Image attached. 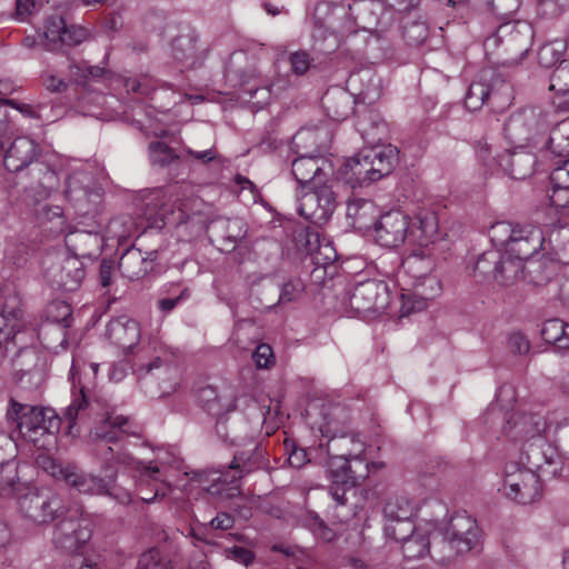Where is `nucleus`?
<instances>
[{"label": "nucleus", "instance_id": "37", "mask_svg": "<svg viewBox=\"0 0 569 569\" xmlns=\"http://www.w3.org/2000/svg\"><path fill=\"white\" fill-rule=\"evenodd\" d=\"M353 104L352 94L341 89L328 90L322 98L327 114L336 121H342L352 114Z\"/></svg>", "mask_w": 569, "mask_h": 569}, {"label": "nucleus", "instance_id": "40", "mask_svg": "<svg viewBox=\"0 0 569 569\" xmlns=\"http://www.w3.org/2000/svg\"><path fill=\"white\" fill-rule=\"evenodd\" d=\"M417 224L409 231L420 247H428L438 238V217L430 210L420 211L415 218Z\"/></svg>", "mask_w": 569, "mask_h": 569}, {"label": "nucleus", "instance_id": "59", "mask_svg": "<svg viewBox=\"0 0 569 569\" xmlns=\"http://www.w3.org/2000/svg\"><path fill=\"white\" fill-rule=\"evenodd\" d=\"M419 529L420 528L415 526L411 518L400 521H386L385 535L386 537L401 543L413 533H416Z\"/></svg>", "mask_w": 569, "mask_h": 569}, {"label": "nucleus", "instance_id": "28", "mask_svg": "<svg viewBox=\"0 0 569 569\" xmlns=\"http://www.w3.org/2000/svg\"><path fill=\"white\" fill-rule=\"evenodd\" d=\"M217 436L229 446H246L252 442L249 423L241 415H218L216 422Z\"/></svg>", "mask_w": 569, "mask_h": 569}, {"label": "nucleus", "instance_id": "21", "mask_svg": "<svg viewBox=\"0 0 569 569\" xmlns=\"http://www.w3.org/2000/svg\"><path fill=\"white\" fill-rule=\"evenodd\" d=\"M247 224L239 218H217L207 227L210 241L222 252H232L247 236Z\"/></svg>", "mask_w": 569, "mask_h": 569}, {"label": "nucleus", "instance_id": "26", "mask_svg": "<svg viewBox=\"0 0 569 569\" xmlns=\"http://www.w3.org/2000/svg\"><path fill=\"white\" fill-rule=\"evenodd\" d=\"M413 292L402 293V315L422 311L427 308L428 301L438 297L441 292L440 280L430 274L421 280L411 282Z\"/></svg>", "mask_w": 569, "mask_h": 569}, {"label": "nucleus", "instance_id": "5", "mask_svg": "<svg viewBox=\"0 0 569 569\" xmlns=\"http://www.w3.org/2000/svg\"><path fill=\"white\" fill-rule=\"evenodd\" d=\"M128 423V418L123 416H113L107 413L100 426L90 431L89 439L92 446V452L104 462L103 471H114L112 462L127 466H134L136 460L127 452H122L118 442L122 438Z\"/></svg>", "mask_w": 569, "mask_h": 569}, {"label": "nucleus", "instance_id": "62", "mask_svg": "<svg viewBox=\"0 0 569 569\" xmlns=\"http://www.w3.org/2000/svg\"><path fill=\"white\" fill-rule=\"evenodd\" d=\"M429 29L426 21H407L402 27V36L409 46H420L428 38Z\"/></svg>", "mask_w": 569, "mask_h": 569}, {"label": "nucleus", "instance_id": "23", "mask_svg": "<svg viewBox=\"0 0 569 569\" xmlns=\"http://www.w3.org/2000/svg\"><path fill=\"white\" fill-rule=\"evenodd\" d=\"M133 468L138 472L137 490L143 502H154L157 499L166 497L171 491V487L167 481L163 470L158 466L138 461Z\"/></svg>", "mask_w": 569, "mask_h": 569}, {"label": "nucleus", "instance_id": "61", "mask_svg": "<svg viewBox=\"0 0 569 569\" xmlns=\"http://www.w3.org/2000/svg\"><path fill=\"white\" fill-rule=\"evenodd\" d=\"M57 180L58 178L56 172L46 168L39 186L37 188L30 187L27 190L28 197L32 198L36 203L47 199L51 191L56 188Z\"/></svg>", "mask_w": 569, "mask_h": 569}, {"label": "nucleus", "instance_id": "27", "mask_svg": "<svg viewBox=\"0 0 569 569\" xmlns=\"http://www.w3.org/2000/svg\"><path fill=\"white\" fill-rule=\"evenodd\" d=\"M158 250L142 252L134 244L126 249L119 259V271L129 280H139L153 270Z\"/></svg>", "mask_w": 569, "mask_h": 569}, {"label": "nucleus", "instance_id": "4", "mask_svg": "<svg viewBox=\"0 0 569 569\" xmlns=\"http://www.w3.org/2000/svg\"><path fill=\"white\" fill-rule=\"evenodd\" d=\"M350 6L319 2L313 12L312 39L321 51L330 52L340 42V38L353 31L355 22L350 18Z\"/></svg>", "mask_w": 569, "mask_h": 569}, {"label": "nucleus", "instance_id": "34", "mask_svg": "<svg viewBox=\"0 0 569 569\" xmlns=\"http://www.w3.org/2000/svg\"><path fill=\"white\" fill-rule=\"evenodd\" d=\"M12 367L19 382H22L27 376L30 385H37L42 379V359L32 347H20L12 357Z\"/></svg>", "mask_w": 569, "mask_h": 569}, {"label": "nucleus", "instance_id": "12", "mask_svg": "<svg viewBox=\"0 0 569 569\" xmlns=\"http://www.w3.org/2000/svg\"><path fill=\"white\" fill-rule=\"evenodd\" d=\"M44 468L57 480L64 481L69 487L76 489L80 493L103 495L108 488L107 476L104 478H100L91 473H86L71 463H62L53 459H49L47 460Z\"/></svg>", "mask_w": 569, "mask_h": 569}, {"label": "nucleus", "instance_id": "14", "mask_svg": "<svg viewBox=\"0 0 569 569\" xmlns=\"http://www.w3.org/2000/svg\"><path fill=\"white\" fill-rule=\"evenodd\" d=\"M19 508L26 518L39 525L51 522L64 515L62 499L48 492H28L19 499Z\"/></svg>", "mask_w": 569, "mask_h": 569}, {"label": "nucleus", "instance_id": "7", "mask_svg": "<svg viewBox=\"0 0 569 569\" xmlns=\"http://www.w3.org/2000/svg\"><path fill=\"white\" fill-rule=\"evenodd\" d=\"M345 298L355 316L367 318L380 315L387 309L390 292L382 280L367 279L348 288Z\"/></svg>", "mask_w": 569, "mask_h": 569}, {"label": "nucleus", "instance_id": "60", "mask_svg": "<svg viewBox=\"0 0 569 569\" xmlns=\"http://www.w3.org/2000/svg\"><path fill=\"white\" fill-rule=\"evenodd\" d=\"M301 525H302V527L310 530L313 533V536L319 540L330 542L337 537L336 531L333 529H331L330 527H328L323 522V520L320 519L315 513L306 515L301 519Z\"/></svg>", "mask_w": 569, "mask_h": 569}, {"label": "nucleus", "instance_id": "53", "mask_svg": "<svg viewBox=\"0 0 569 569\" xmlns=\"http://www.w3.org/2000/svg\"><path fill=\"white\" fill-rule=\"evenodd\" d=\"M198 37L190 32L179 34L172 41L173 57L181 61H194L198 53Z\"/></svg>", "mask_w": 569, "mask_h": 569}, {"label": "nucleus", "instance_id": "29", "mask_svg": "<svg viewBox=\"0 0 569 569\" xmlns=\"http://www.w3.org/2000/svg\"><path fill=\"white\" fill-rule=\"evenodd\" d=\"M546 422L540 415L516 412L503 426V433L513 441H522L540 436Z\"/></svg>", "mask_w": 569, "mask_h": 569}, {"label": "nucleus", "instance_id": "18", "mask_svg": "<svg viewBox=\"0 0 569 569\" xmlns=\"http://www.w3.org/2000/svg\"><path fill=\"white\" fill-rule=\"evenodd\" d=\"M138 373L139 379L146 388V392H149L152 397L156 396V393L150 390V387L158 381L159 397L169 396L176 390L178 385L177 367L162 360L160 357H156L147 365L140 366Z\"/></svg>", "mask_w": 569, "mask_h": 569}, {"label": "nucleus", "instance_id": "64", "mask_svg": "<svg viewBox=\"0 0 569 569\" xmlns=\"http://www.w3.org/2000/svg\"><path fill=\"white\" fill-rule=\"evenodd\" d=\"M367 80L369 83L363 87L357 94L369 102H372L380 96V89L377 83H373V74L369 71H361L350 76L348 83L355 86L358 81Z\"/></svg>", "mask_w": 569, "mask_h": 569}, {"label": "nucleus", "instance_id": "52", "mask_svg": "<svg viewBox=\"0 0 569 569\" xmlns=\"http://www.w3.org/2000/svg\"><path fill=\"white\" fill-rule=\"evenodd\" d=\"M402 555L407 559H418L426 555L427 551L432 553V545L430 543L427 531L419 529L411 537L401 542Z\"/></svg>", "mask_w": 569, "mask_h": 569}, {"label": "nucleus", "instance_id": "19", "mask_svg": "<svg viewBox=\"0 0 569 569\" xmlns=\"http://www.w3.org/2000/svg\"><path fill=\"white\" fill-rule=\"evenodd\" d=\"M566 48L567 44L562 40H555L543 44L538 51V62L543 68H552L560 62L552 72L549 89L563 96H569V82L561 83L562 80L569 79V61L562 60Z\"/></svg>", "mask_w": 569, "mask_h": 569}, {"label": "nucleus", "instance_id": "31", "mask_svg": "<svg viewBox=\"0 0 569 569\" xmlns=\"http://www.w3.org/2000/svg\"><path fill=\"white\" fill-rule=\"evenodd\" d=\"M546 238L540 228L532 224H519L509 248V252L516 254L521 259H528L535 256L539 250H543Z\"/></svg>", "mask_w": 569, "mask_h": 569}, {"label": "nucleus", "instance_id": "9", "mask_svg": "<svg viewBox=\"0 0 569 569\" xmlns=\"http://www.w3.org/2000/svg\"><path fill=\"white\" fill-rule=\"evenodd\" d=\"M502 491L509 499L528 505L540 498L541 485L531 469L510 462L505 467Z\"/></svg>", "mask_w": 569, "mask_h": 569}, {"label": "nucleus", "instance_id": "54", "mask_svg": "<svg viewBox=\"0 0 569 569\" xmlns=\"http://www.w3.org/2000/svg\"><path fill=\"white\" fill-rule=\"evenodd\" d=\"M548 243L558 260L569 263V227H555L549 233Z\"/></svg>", "mask_w": 569, "mask_h": 569}, {"label": "nucleus", "instance_id": "3", "mask_svg": "<svg viewBox=\"0 0 569 569\" xmlns=\"http://www.w3.org/2000/svg\"><path fill=\"white\" fill-rule=\"evenodd\" d=\"M247 445H250L251 448L246 451H237L227 469L192 471L191 479L212 496L222 497L224 491L238 489L236 482L251 472L261 458L258 445L253 440Z\"/></svg>", "mask_w": 569, "mask_h": 569}, {"label": "nucleus", "instance_id": "36", "mask_svg": "<svg viewBox=\"0 0 569 569\" xmlns=\"http://www.w3.org/2000/svg\"><path fill=\"white\" fill-rule=\"evenodd\" d=\"M366 450L365 441L359 433L348 429L329 438L327 443L328 453H340L352 459H365L362 456Z\"/></svg>", "mask_w": 569, "mask_h": 569}, {"label": "nucleus", "instance_id": "33", "mask_svg": "<svg viewBox=\"0 0 569 569\" xmlns=\"http://www.w3.org/2000/svg\"><path fill=\"white\" fill-rule=\"evenodd\" d=\"M103 237L98 232L87 230H76L66 236L64 242L71 257H78L79 260L88 258L97 259L103 247Z\"/></svg>", "mask_w": 569, "mask_h": 569}, {"label": "nucleus", "instance_id": "17", "mask_svg": "<svg viewBox=\"0 0 569 569\" xmlns=\"http://www.w3.org/2000/svg\"><path fill=\"white\" fill-rule=\"evenodd\" d=\"M23 311L13 303H6L2 313H0V366L4 362L8 352L19 345L26 342V323L22 319Z\"/></svg>", "mask_w": 569, "mask_h": 569}, {"label": "nucleus", "instance_id": "35", "mask_svg": "<svg viewBox=\"0 0 569 569\" xmlns=\"http://www.w3.org/2000/svg\"><path fill=\"white\" fill-rule=\"evenodd\" d=\"M366 151L367 159L372 162L373 182L391 173L399 160V150L392 144H372L371 148H366Z\"/></svg>", "mask_w": 569, "mask_h": 569}, {"label": "nucleus", "instance_id": "44", "mask_svg": "<svg viewBox=\"0 0 569 569\" xmlns=\"http://www.w3.org/2000/svg\"><path fill=\"white\" fill-rule=\"evenodd\" d=\"M372 162L367 159L366 149L361 150L357 156L352 157L346 163L347 180L352 187L370 184L372 176Z\"/></svg>", "mask_w": 569, "mask_h": 569}, {"label": "nucleus", "instance_id": "43", "mask_svg": "<svg viewBox=\"0 0 569 569\" xmlns=\"http://www.w3.org/2000/svg\"><path fill=\"white\" fill-rule=\"evenodd\" d=\"M356 126L362 139L369 144H378L387 139L388 124L380 114L373 111L359 118Z\"/></svg>", "mask_w": 569, "mask_h": 569}, {"label": "nucleus", "instance_id": "50", "mask_svg": "<svg viewBox=\"0 0 569 569\" xmlns=\"http://www.w3.org/2000/svg\"><path fill=\"white\" fill-rule=\"evenodd\" d=\"M542 339L559 349L569 348V325L561 319H549L541 329Z\"/></svg>", "mask_w": 569, "mask_h": 569}, {"label": "nucleus", "instance_id": "22", "mask_svg": "<svg viewBox=\"0 0 569 569\" xmlns=\"http://www.w3.org/2000/svg\"><path fill=\"white\" fill-rule=\"evenodd\" d=\"M409 236V217L399 210H391L380 216L375 222V239L386 248L401 246Z\"/></svg>", "mask_w": 569, "mask_h": 569}, {"label": "nucleus", "instance_id": "55", "mask_svg": "<svg viewBox=\"0 0 569 569\" xmlns=\"http://www.w3.org/2000/svg\"><path fill=\"white\" fill-rule=\"evenodd\" d=\"M412 515L413 506L410 500L405 497L391 498L383 507L386 521H400L411 518Z\"/></svg>", "mask_w": 569, "mask_h": 569}, {"label": "nucleus", "instance_id": "46", "mask_svg": "<svg viewBox=\"0 0 569 569\" xmlns=\"http://www.w3.org/2000/svg\"><path fill=\"white\" fill-rule=\"evenodd\" d=\"M328 138L329 131L325 127H305L295 134L293 143L305 150L313 149L320 154L327 149Z\"/></svg>", "mask_w": 569, "mask_h": 569}, {"label": "nucleus", "instance_id": "1", "mask_svg": "<svg viewBox=\"0 0 569 569\" xmlns=\"http://www.w3.org/2000/svg\"><path fill=\"white\" fill-rule=\"evenodd\" d=\"M481 530L471 516L457 512L439 529V539L432 543V557L442 565L453 562L459 556L480 546Z\"/></svg>", "mask_w": 569, "mask_h": 569}, {"label": "nucleus", "instance_id": "47", "mask_svg": "<svg viewBox=\"0 0 569 569\" xmlns=\"http://www.w3.org/2000/svg\"><path fill=\"white\" fill-rule=\"evenodd\" d=\"M92 177L86 171L72 172L66 181V197L70 201H86L91 194Z\"/></svg>", "mask_w": 569, "mask_h": 569}, {"label": "nucleus", "instance_id": "8", "mask_svg": "<svg viewBox=\"0 0 569 569\" xmlns=\"http://www.w3.org/2000/svg\"><path fill=\"white\" fill-rule=\"evenodd\" d=\"M478 157L490 170L500 168L505 174L516 180L530 177L537 163L536 154L519 146L511 151L506 150L503 153L492 156L491 147L481 143L478 148Z\"/></svg>", "mask_w": 569, "mask_h": 569}, {"label": "nucleus", "instance_id": "49", "mask_svg": "<svg viewBox=\"0 0 569 569\" xmlns=\"http://www.w3.org/2000/svg\"><path fill=\"white\" fill-rule=\"evenodd\" d=\"M92 410L93 403L89 400L84 388L81 387L78 392L72 395V400L63 411V417L60 419L61 421L66 420L68 422L69 432L71 433L76 427L77 420H81L86 412H91Z\"/></svg>", "mask_w": 569, "mask_h": 569}, {"label": "nucleus", "instance_id": "39", "mask_svg": "<svg viewBox=\"0 0 569 569\" xmlns=\"http://www.w3.org/2000/svg\"><path fill=\"white\" fill-rule=\"evenodd\" d=\"M322 423L319 426L320 432L328 438L347 430L349 422L348 410L339 405H325L321 409Z\"/></svg>", "mask_w": 569, "mask_h": 569}, {"label": "nucleus", "instance_id": "15", "mask_svg": "<svg viewBox=\"0 0 569 569\" xmlns=\"http://www.w3.org/2000/svg\"><path fill=\"white\" fill-rule=\"evenodd\" d=\"M511 97V87L499 76L492 72L482 71L479 81L470 83L465 97V106L471 111L482 108L488 99L503 100L507 102Z\"/></svg>", "mask_w": 569, "mask_h": 569}, {"label": "nucleus", "instance_id": "32", "mask_svg": "<svg viewBox=\"0 0 569 569\" xmlns=\"http://www.w3.org/2000/svg\"><path fill=\"white\" fill-rule=\"evenodd\" d=\"M106 336L112 343L121 348L124 353H129L133 351V348L140 340V325L126 316L118 317L108 323Z\"/></svg>", "mask_w": 569, "mask_h": 569}, {"label": "nucleus", "instance_id": "51", "mask_svg": "<svg viewBox=\"0 0 569 569\" xmlns=\"http://www.w3.org/2000/svg\"><path fill=\"white\" fill-rule=\"evenodd\" d=\"M170 208L167 207L166 193L161 189H156L143 199V216L148 221L157 222L163 220Z\"/></svg>", "mask_w": 569, "mask_h": 569}, {"label": "nucleus", "instance_id": "30", "mask_svg": "<svg viewBox=\"0 0 569 569\" xmlns=\"http://www.w3.org/2000/svg\"><path fill=\"white\" fill-rule=\"evenodd\" d=\"M40 154L39 146L28 137H18L7 148L3 164L8 171L19 172L33 163Z\"/></svg>", "mask_w": 569, "mask_h": 569}, {"label": "nucleus", "instance_id": "56", "mask_svg": "<svg viewBox=\"0 0 569 569\" xmlns=\"http://www.w3.org/2000/svg\"><path fill=\"white\" fill-rule=\"evenodd\" d=\"M149 158L152 166L160 168L179 162L177 152L162 141H152L149 143Z\"/></svg>", "mask_w": 569, "mask_h": 569}, {"label": "nucleus", "instance_id": "2", "mask_svg": "<svg viewBox=\"0 0 569 569\" xmlns=\"http://www.w3.org/2000/svg\"><path fill=\"white\" fill-rule=\"evenodd\" d=\"M7 419L17 422L19 435L39 449H44L60 429L61 419L51 408L22 405L11 399Z\"/></svg>", "mask_w": 569, "mask_h": 569}, {"label": "nucleus", "instance_id": "58", "mask_svg": "<svg viewBox=\"0 0 569 569\" xmlns=\"http://www.w3.org/2000/svg\"><path fill=\"white\" fill-rule=\"evenodd\" d=\"M499 259H501V250H487L478 257L473 270L483 278H491L496 281V267L499 264Z\"/></svg>", "mask_w": 569, "mask_h": 569}, {"label": "nucleus", "instance_id": "63", "mask_svg": "<svg viewBox=\"0 0 569 569\" xmlns=\"http://www.w3.org/2000/svg\"><path fill=\"white\" fill-rule=\"evenodd\" d=\"M518 226L519 224H512L508 221H499L493 223L489 230L491 241L496 246H501L503 247V250H507Z\"/></svg>", "mask_w": 569, "mask_h": 569}, {"label": "nucleus", "instance_id": "42", "mask_svg": "<svg viewBox=\"0 0 569 569\" xmlns=\"http://www.w3.org/2000/svg\"><path fill=\"white\" fill-rule=\"evenodd\" d=\"M522 261L523 259L517 257L508 250H502L501 259H499V264L496 267V282L500 286L508 287L522 280Z\"/></svg>", "mask_w": 569, "mask_h": 569}, {"label": "nucleus", "instance_id": "11", "mask_svg": "<svg viewBox=\"0 0 569 569\" xmlns=\"http://www.w3.org/2000/svg\"><path fill=\"white\" fill-rule=\"evenodd\" d=\"M546 124L547 121L541 110L527 108L512 113L506 120L503 132L510 143L525 147L535 139Z\"/></svg>", "mask_w": 569, "mask_h": 569}, {"label": "nucleus", "instance_id": "16", "mask_svg": "<svg viewBox=\"0 0 569 569\" xmlns=\"http://www.w3.org/2000/svg\"><path fill=\"white\" fill-rule=\"evenodd\" d=\"M62 519L56 526L53 542L58 548L74 551L91 537L88 521L81 517L79 509H66Z\"/></svg>", "mask_w": 569, "mask_h": 569}, {"label": "nucleus", "instance_id": "48", "mask_svg": "<svg viewBox=\"0 0 569 569\" xmlns=\"http://www.w3.org/2000/svg\"><path fill=\"white\" fill-rule=\"evenodd\" d=\"M546 147L555 157H569V118L552 127Z\"/></svg>", "mask_w": 569, "mask_h": 569}, {"label": "nucleus", "instance_id": "13", "mask_svg": "<svg viewBox=\"0 0 569 569\" xmlns=\"http://www.w3.org/2000/svg\"><path fill=\"white\" fill-rule=\"evenodd\" d=\"M291 173L301 190L331 183L333 167L320 154H302L291 164Z\"/></svg>", "mask_w": 569, "mask_h": 569}, {"label": "nucleus", "instance_id": "38", "mask_svg": "<svg viewBox=\"0 0 569 569\" xmlns=\"http://www.w3.org/2000/svg\"><path fill=\"white\" fill-rule=\"evenodd\" d=\"M523 278L535 286L548 282L555 274L556 268L552 260L545 256H530L522 261Z\"/></svg>", "mask_w": 569, "mask_h": 569}, {"label": "nucleus", "instance_id": "20", "mask_svg": "<svg viewBox=\"0 0 569 569\" xmlns=\"http://www.w3.org/2000/svg\"><path fill=\"white\" fill-rule=\"evenodd\" d=\"M88 37L86 29L77 26L68 27L61 14L54 13L47 18L42 43L48 51H54L60 46H77Z\"/></svg>", "mask_w": 569, "mask_h": 569}, {"label": "nucleus", "instance_id": "41", "mask_svg": "<svg viewBox=\"0 0 569 569\" xmlns=\"http://www.w3.org/2000/svg\"><path fill=\"white\" fill-rule=\"evenodd\" d=\"M435 260L426 250H418L407 256L401 263V271L412 281L425 279L432 274Z\"/></svg>", "mask_w": 569, "mask_h": 569}, {"label": "nucleus", "instance_id": "25", "mask_svg": "<svg viewBox=\"0 0 569 569\" xmlns=\"http://www.w3.org/2000/svg\"><path fill=\"white\" fill-rule=\"evenodd\" d=\"M327 470L335 483H356L369 475L366 459H352L340 453H328Z\"/></svg>", "mask_w": 569, "mask_h": 569}, {"label": "nucleus", "instance_id": "57", "mask_svg": "<svg viewBox=\"0 0 569 569\" xmlns=\"http://www.w3.org/2000/svg\"><path fill=\"white\" fill-rule=\"evenodd\" d=\"M18 462L9 461V463L0 466V496L11 497L19 488Z\"/></svg>", "mask_w": 569, "mask_h": 569}, {"label": "nucleus", "instance_id": "45", "mask_svg": "<svg viewBox=\"0 0 569 569\" xmlns=\"http://www.w3.org/2000/svg\"><path fill=\"white\" fill-rule=\"evenodd\" d=\"M377 217L373 201L368 199H352L347 203V218L352 220V226L360 230L368 229Z\"/></svg>", "mask_w": 569, "mask_h": 569}, {"label": "nucleus", "instance_id": "6", "mask_svg": "<svg viewBox=\"0 0 569 569\" xmlns=\"http://www.w3.org/2000/svg\"><path fill=\"white\" fill-rule=\"evenodd\" d=\"M532 39V29L525 21H505L496 32L485 40L486 50L500 49L506 61L518 63L527 54Z\"/></svg>", "mask_w": 569, "mask_h": 569}, {"label": "nucleus", "instance_id": "10", "mask_svg": "<svg viewBox=\"0 0 569 569\" xmlns=\"http://www.w3.org/2000/svg\"><path fill=\"white\" fill-rule=\"evenodd\" d=\"M298 212L315 224L326 223L337 204L336 192L331 183L309 188L297 192Z\"/></svg>", "mask_w": 569, "mask_h": 569}, {"label": "nucleus", "instance_id": "24", "mask_svg": "<svg viewBox=\"0 0 569 569\" xmlns=\"http://www.w3.org/2000/svg\"><path fill=\"white\" fill-rule=\"evenodd\" d=\"M52 287L64 291H74L83 280L86 270L78 257H67L63 261L48 268L44 272Z\"/></svg>", "mask_w": 569, "mask_h": 569}]
</instances>
